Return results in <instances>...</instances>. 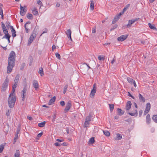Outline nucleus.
<instances>
[{"mask_svg":"<svg viewBox=\"0 0 157 157\" xmlns=\"http://www.w3.org/2000/svg\"><path fill=\"white\" fill-rule=\"evenodd\" d=\"M16 54L13 51L10 52L8 57V66L7 67V73H10L15 65Z\"/></svg>","mask_w":157,"mask_h":157,"instance_id":"nucleus-1","label":"nucleus"},{"mask_svg":"<svg viewBox=\"0 0 157 157\" xmlns=\"http://www.w3.org/2000/svg\"><path fill=\"white\" fill-rule=\"evenodd\" d=\"M16 101L15 96L12 93H10L8 99V105L10 108H12L14 107Z\"/></svg>","mask_w":157,"mask_h":157,"instance_id":"nucleus-2","label":"nucleus"},{"mask_svg":"<svg viewBox=\"0 0 157 157\" xmlns=\"http://www.w3.org/2000/svg\"><path fill=\"white\" fill-rule=\"evenodd\" d=\"M97 91V85L95 83H94L93 85V88L92 89L90 94V96L91 98H93L95 94Z\"/></svg>","mask_w":157,"mask_h":157,"instance_id":"nucleus-3","label":"nucleus"},{"mask_svg":"<svg viewBox=\"0 0 157 157\" xmlns=\"http://www.w3.org/2000/svg\"><path fill=\"white\" fill-rule=\"evenodd\" d=\"M9 81V79L6 78L4 81V82L3 83L2 86V89L3 91H5L6 90L8 86Z\"/></svg>","mask_w":157,"mask_h":157,"instance_id":"nucleus-4","label":"nucleus"},{"mask_svg":"<svg viewBox=\"0 0 157 157\" xmlns=\"http://www.w3.org/2000/svg\"><path fill=\"white\" fill-rule=\"evenodd\" d=\"M20 14L22 16H24L26 13L27 11V7L26 6L22 7L21 5L20 6Z\"/></svg>","mask_w":157,"mask_h":157,"instance_id":"nucleus-5","label":"nucleus"},{"mask_svg":"<svg viewBox=\"0 0 157 157\" xmlns=\"http://www.w3.org/2000/svg\"><path fill=\"white\" fill-rule=\"evenodd\" d=\"M139 19V18H136L135 19L129 20L128 23L127 25V27L129 28L131 26L132 24L134 23L135 21H138Z\"/></svg>","mask_w":157,"mask_h":157,"instance_id":"nucleus-6","label":"nucleus"},{"mask_svg":"<svg viewBox=\"0 0 157 157\" xmlns=\"http://www.w3.org/2000/svg\"><path fill=\"white\" fill-rule=\"evenodd\" d=\"M124 12H120L117 15H116L114 17V18L112 21V24H114L119 19L120 16L123 14Z\"/></svg>","mask_w":157,"mask_h":157,"instance_id":"nucleus-7","label":"nucleus"},{"mask_svg":"<svg viewBox=\"0 0 157 157\" xmlns=\"http://www.w3.org/2000/svg\"><path fill=\"white\" fill-rule=\"evenodd\" d=\"M36 33H33V34L30 36L28 42V44H31L33 40L36 38Z\"/></svg>","mask_w":157,"mask_h":157,"instance_id":"nucleus-8","label":"nucleus"},{"mask_svg":"<svg viewBox=\"0 0 157 157\" xmlns=\"http://www.w3.org/2000/svg\"><path fill=\"white\" fill-rule=\"evenodd\" d=\"M71 101H68L67 103L66 104V107L64 109V112L65 113L68 111L71 108Z\"/></svg>","mask_w":157,"mask_h":157,"instance_id":"nucleus-9","label":"nucleus"},{"mask_svg":"<svg viewBox=\"0 0 157 157\" xmlns=\"http://www.w3.org/2000/svg\"><path fill=\"white\" fill-rule=\"evenodd\" d=\"M27 88L25 86L23 88V90L22 91V94H21V97H22V101H24L25 98V94L27 91Z\"/></svg>","mask_w":157,"mask_h":157,"instance_id":"nucleus-10","label":"nucleus"},{"mask_svg":"<svg viewBox=\"0 0 157 157\" xmlns=\"http://www.w3.org/2000/svg\"><path fill=\"white\" fill-rule=\"evenodd\" d=\"M128 36L127 35H122L120 36L119 37H118L117 38V40L118 41H122L125 40L127 37Z\"/></svg>","mask_w":157,"mask_h":157,"instance_id":"nucleus-11","label":"nucleus"},{"mask_svg":"<svg viewBox=\"0 0 157 157\" xmlns=\"http://www.w3.org/2000/svg\"><path fill=\"white\" fill-rule=\"evenodd\" d=\"M33 82V86L36 90L39 88V84L38 82L36 80H34Z\"/></svg>","mask_w":157,"mask_h":157,"instance_id":"nucleus-12","label":"nucleus"},{"mask_svg":"<svg viewBox=\"0 0 157 157\" xmlns=\"http://www.w3.org/2000/svg\"><path fill=\"white\" fill-rule=\"evenodd\" d=\"M132 103L130 101H128L127 103L126 109L127 110H128L131 108Z\"/></svg>","mask_w":157,"mask_h":157,"instance_id":"nucleus-13","label":"nucleus"},{"mask_svg":"<svg viewBox=\"0 0 157 157\" xmlns=\"http://www.w3.org/2000/svg\"><path fill=\"white\" fill-rule=\"evenodd\" d=\"M138 96L139 98L140 101V102H145V99L144 97L141 94H139Z\"/></svg>","mask_w":157,"mask_h":157,"instance_id":"nucleus-14","label":"nucleus"},{"mask_svg":"<svg viewBox=\"0 0 157 157\" xmlns=\"http://www.w3.org/2000/svg\"><path fill=\"white\" fill-rule=\"evenodd\" d=\"M30 22L29 21L26 22L25 24V32L26 33H28L29 30V29L28 28V26L27 25V24H30Z\"/></svg>","mask_w":157,"mask_h":157,"instance_id":"nucleus-15","label":"nucleus"},{"mask_svg":"<svg viewBox=\"0 0 157 157\" xmlns=\"http://www.w3.org/2000/svg\"><path fill=\"white\" fill-rule=\"evenodd\" d=\"M117 114L118 115L120 116H121L123 114L124 112L121 109L119 108H118L117 109Z\"/></svg>","mask_w":157,"mask_h":157,"instance_id":"nucleus-16","label":"nucleus"},{"mask_svg":"<svg viewBox=\"0 0 157 157\" xmlns=\"http://www.w3.org/2000/svg\"><path fill=\"white\" fill-rule=\"evenodd\" d=\"M56 98L55 96H54L48 102V105H51L55 101Z\"/></svg>","mask_w":157,"mask_h":157,"instance_id":"nucleus-17","label":"nucleus"},{"mask_svg":"<svg viewBox=\"0 0 157 157\" xmlns=\"http://www.w3.org/2000/svg\"><path fill=\"white\" fill-rule=\"evenodd\" d=\"M146 122L147 124H149L150 123L151 121V118L150 115L149 114L147 115L146 118Z\"/></svg>","mask_w":157,"mask_h":157,"instance_id":"nucleus-18","label":"nucleus"},{"mask_svg":"<svg viewBox=\"0 0 157 157\" xmlns=\"http://www.w3.org/2000/svg\"><path fill=\"white\" fill-rule=\"evenodd\" d=\"M66 33L67 35L68 38H69V37H71V32L70 29H68L66 32Z\"/></svg>","mask_w":157,"mask_h":157,"instance_id":"nucleus-19","label":"nucleus"},{"mask_svg":"<svg viewBox=\"0 0 157 157\" xmlns=\"http://www.w3.org/2000/svg\"><path fill=\"white\" fill-rule=\"evenodd\" d=\"M11 31L12 33V35L13 37H14L16 36V31L15 29L13 28V26H11Z\"/></svg>","mask_w":157,"mask_h":157,"instance_id":"nucleus-20","label":"nucleus"},{"mask_svg":"<svg viewBox=\"0 0 157 157\" xmlns=\"http://www.w3.org/2000/svg\"><path fill=\"white\" fill-rule=\"evenodd\" d=\"M94 142H95L94 138V137H92L90 139L89 141V142H88V143L89 144H94Z\"/></svg>","mask_w":157,"mask_h":157,"instance_id":"nucleus-21","label":"nucleus"},{"mask_svg":"<svg viewBox=\"0 0 157 157\" xmlns=\"http://www.w3.org/2000/svg\"><path fill=\"white\" fill-rule=\"evenodd\" d=\"M122 138V136L121 134L119 133H117L116 134V136L115 139L120 140Z\"/></svg>","mask_w":157,"mask_h":157,"instance_id":"nucleus-22","label":"nucleus"},{"mask_svg":"<svg viewBox=\"0 0 157 157\" xmlns=\"http://www.w3.org/2000/svg\"><path fill=\"white\" fill-rule=\"evenodd\" d=\"M90 8L91 10H94V3L93 0H90Z\"/></svg>","mask_w":157,"mask_h":157,"instance_id":"nucleus-23","label":"nucleus"},{"mask_svg":"<svg viewBox=\"0 0 157 157\" xmlns=\"http://www.w3.org/2000/svg\"><path fill=\"white\" fill-rule=\"evenodd\" d=\"M10 36L8 34L5 35L2 38H6L8 40L9 42H10Z\"/></svg>","mask_w":157,"mask_h":157,"instance_id":"nucleus-24","label":"nucleus"},{"mask_svg":"<svg viewBox=\"0 0 157 157\" xmlns=\"http://www.w3.org/2000/svg\"><path fill=\"white\" fill-rule=\"evenodd\" d=\"M151 108V105L149 103H148L146 105V107L145 109V110L147 111H149Z\"/></svg>","mask_w":157,"mask_h":157,"instance_id":"nucleus-25","label":"nucleus"},{"mask_svg":"<svg viewBox=\"0 0 157 157\" xmlns=\"http://www.w3.org/2000/svg\"><path fill=\"white\" fill-rule=\"evenodd\" d=\"M135 111V112L134 113H129V114L132 116H137L138 114L137 110L136 109Z\"/></svg>","mask_w":157,"mask_h":157,"instance_id":"nucleus-26","label":"nucleus"},{"mask_svg":"<svg viewBox=\"0 0 157 157\" xmlns=\"http://www.w3.org/2000/svg\"><path fill=\"white\" fill-rule=\"evenodd\" d=\"M46 123V121H43V122L39 123L38 125L39 127H43L45 126Z\"/></svg>","mask_w":157,"mask_h":157,"instance_id":"nucleus-27","label":"nucleus"},{"mask_svg":"<svg viewBox=\"0 0 157 157\" xmlns=\"http://www.w3.org/2000/svg\"><path fill=\"white\" fill-rule=\"evenodd\" d=\"M109 107L110 110L111 112H112L114 108V105L113 104H109Z\"/></svg>","mask_w":157,"mask_h":157,"instance_id":"nucleus-28","label":"nucleus"},{"mask_svg":"<svg viewBox=\"0 0 157 157\" xmlns=\"http://www.w3.org/2000/svg\"><path fill=\"white\" fill-rule=\"evenodd\" d=\"M148 25L149 28L151 29H156V28L155 27L154 25L153 24H152L150 23H149Z\"/></svg>","mask_w":157,"mask_h":157,"instance_id":"nucleus-29","label":"nucleus"},{"mask_svg":"<svg viewBox=\"0 0 157 157\" xmlns=\"http://www.w3.org/2000/svg\"><path fill=\"white\" fill-rule=\"evenodd\" d=\"M39 73L41 76H43L44 75L43 70L42 68H41L39 70Z\"/></svg>","mask_w":157,"mask_h":157,"instance_id":"nucleus-30","label":"nucleus"},{"mask_svg":"<svg viewBox=\"0 0 157 157\" xmlns=\"http://www.w3.org/2000/svg\"><path fill=\"white\" fill-rule=\"evenodd\" d=\"M152 119L155 122L157 123V115H154Z\"/></svg>","mask_w":157,"mask_h":157,"instance_id":"nucleus-31","label":"nucleus"},{"mask_svg":"<svg viewBox=\"0 0 157 157\" xmlns=\"http://www.w3.org/2000/svg\"><path fill=\"white\" fill-rule=\"evenodd\" d=\"M103 133L105 135L107 136H109L110 135V132L108 131H103Z\"/></svg>","mask_w":157,"mask_h":157,"instance_id":"nucleus-32","label":"nucleus"},{"mask_svg":"<svg viewBox=\"0 0 157 157\" xmlns=\"http://www.w3.org/2000/svg\"><path fill=\"white\" fill-rule=\"evenodd\" d=\"M98 59L100 60H104L105 59V56L103 55L99 56L98 57Z\"/></svg>","mask_w":157,"mask_h":157,"instance_id":"nucleus-33","label":"nucleus"},{"mask_svg":"<svg viewBox=\"0 0 157 157\" xmlns=\"http://www.w3.org/2000/svg\"><path fill=\"white\" fill-rule=\"evenodd\" d=\"M127 79L129 83H130L131 84H132L134 82V81H135L134 80H133L132 78L129 77L127 78Z\"/></svg>","mask_w":157,"mask_h":157,"instance_id":"nucleus-34","label":"nucleus"},{"mask_svg":"<svg viewBox=\"0 0 157 157\" xmlns=\"http://www.w3.org/2000/svg\"><path fill=\"white\" fill-rule=\"evenodd\" d=\"M27 17L29 19H33V15L31 13H28L27 14Z\"/></svg>","mask_w":157,"mask_h":157,"instance_id":"nucleus-35","label":"nucleus"},{"mask_svg":"<svg viewBox=\"0 0 157 157\" xmlns=\"http://www.w3.org/2000/svg\"><path fill=\"white\" fill-rule=\"evenodd\" d=\"M20 153L18 150H17L16 153L14 154V157H19Z\"/></svg>","mask_w":157,"mask_h":157,"instance_id":"nucleus-36","label":"nucleus"},{"mask_svg":"<svg viewBox=\"0 0 157 157\" xmlns=\"http://www.w3.org/2000/svg\"><path fill=\"white\" fill-rule=\"evenodd\" d=\"M67 88H68V85H66L64 86V88H63V93L64 94H65L66 93V92L67 90Z\"/></svg>","mask_w":157,"mask_h":157,"instance_id":"nucleus-37","label":"nucleus"},{"mask_svg":"<svg viewBox=\"0 0 157 157\" xmlns=\"http://www.w3.org/2000/svg\"><path fill=\"white\" fill-rule=\"evenodd\" d=\"M0 15L2 16V18L3 19V10L2 8L0 7Z\"/></svg>","mask_w":157,"mask_h":157,"instance_id":"nucleus-38","label":"nucleus"},{"mask_svg":"<svg viewBox=\"0 0 157 157\" xmlns=\"http://www.w3.org/2000/svg\"><path fill=\"white\" fill-rule=\"evenodd\" d=\"M91 121V117L89 116H87L85 120V121H87L88 122H90Z\"/></svg>","mask_w":157,"mask_h":157,"instance_id":"nucleus-39","label":"nucleus"},{"mask_svg":"<svg viewBox=\"0 0 157 157\" xmlns=\"http://www.w3.org/2000/svg\"><path fill=\"white\" fill-rule=\"evenodd\" d=\"M32 13L34 15H37L38 13V11L36 9H34L32 10Z\"/></svg>","mask_w":157,"mask_h":157,"instance_id":"nucleus-40","label":"nucleus"},{"mask_svg":"<svg viewBox=\"0 0 157 157\" xmlns=\"http://www.w3.org/2000/svg\"><path fill=\"white\" fill-rule=\"evenodd\" d=\"M1 23H2V30H4V29H6V27L5 26V24L3 22H1Z\"/></svg>","mask_w":157,"mask_h":157,"instance_id":"nucleus-41","label":"nucleus"},{"mask_svg":"<svg viewBox=\"0 0 157 157\" xmlns=\"http://www.w3.org/2000/svg\"><path fill=\"white\" fill-rule=\"evenodd\" d=\"M89 123V122H88L87 121H85L84 123V127L86 128L88 126Z\"/></svg>","mask_w":157,"mask_h":157,"instance_id":"nucleus-42","label":"nucleus"},{"mask_svg":"<svg viewBox=\"0 0 157 157\" xmlns=\"http://www.w3.org/2000/svg\"><path fill=\"white\" fill-rule=\"evenodd\" d=\"M4 148V146L2 144L0 145V153L2 152L3 151Z\"/></svg>","mask_w":157,"mask_h":157,"instance_id":"nucleus-43","label":"nucleus"},{"mask_svg":"<svg viewBox=\"0 0 157 157\" xmlns=\"http://www.w3.org/2000/svg\"><path fill=\"white\" fill-rule=\"evenodd\" d=\"M10 23L9 21H6V25L7 28L10 27L11 26H10Z\"/></svg>","mask_w":157,"mask_h":157,"instance_id":"nucleus-44","label":"nucleus"},{"mask_svg":"<svg viewBox=\"0 0 157 157\" xmlns=\"http://www.w3.org/2000/svg\"><path fill=\"white\" fill-rule=\"evenodd\" d=\"M56 57L57 58H58V59H60V55L58 53H56Z\"/></svg>","mask_w":157,"mask_h":157,"instance_id":"nucleus-45","label":"nucleus"},{"mask_svg":"<svg viewBox=\"0 0 157 157\" xmlns=\"http://www.w3.org/2000/svg\"><path fill=\"white\" fill-rule=\"evenodd\" d=\"M11 112V110H8L7 112H6V115L7 116H9L10 114V113Z\"/></svg>","mask_w":157,"mask_h":157,"instance_id":"nucleus-46","label":"nucleus"},{"mask_svg":"<svg viewBox=\"0 0 157 157\" xmlns=\"http://www.w3.org/2000/svg\"><path fill=\"white\" fill-rule=\"evenodd\" d=\"M4 33L5 35L7 34L8 35L9 34L8 31L6 29H4V30H3Z\"/></svg>","mask_w":157,"mask_h":157,"instance_id":"nucleus-47","label":"nucleus"},{"mask_svg":"<svg viewBox=\"0 0 157 157\" xmlns=\"http://www.w3.org/2000/svg\"><path fill=\"white\" fill-rule=\"evenodd\" d=\"M117 27V25H115L114 26H113L112 28L110 30L112 31L113 30H114V29L116 28Z\"/></svg>","mask_w":157,"mask_h":157,"instance_id":"nucleus-48","label":"nucleus"},{"mask_svg":"<svg viewBox=\"0 0 157 157\" xmlns=\"http://www.w3.org/2000/svg\"><path fill=\"white\" fill-rule=\"evenodd\" d=\"M96 32V27H94L92 29V33H95Z\"/></svg>","mask_w":157,"mask_h":157,"instance_id":"nucleus-49","label":"nucleus"},{"mask_svg":"<svg viewBox=\"0 0 157 157\" xmlns=\"http://www.w3.org/2000/svg\"><path fill=\"white\" fill-rule=\"evenodd\" d=\"M19 77H20V76H19V74L17 75H16V77H15V79L17 80H19Z\"/></svg>","mask_w":157,"mask_h":157,"instance_id":"nucleus-50","label":"nucleus"},{"mask_svg":"<svg viewBox=\"0 0 157 157\" xmlns=\"http://www.w3.org/2000/svg\"><path fill=\"white\" fill-rule=\"evenodd\" d=\"M17 84L16 83H14V85H13V86L12 88H13L15 89L17 87Z\"/></svg>","mask_w":157,"mask_h":157,"instance_id":"nucleus-51","label":"nucleus"},{"mask_svg":"<svg viewBox=\"0 0 157 157\" xmlns=\"http://www.w3.org/2000/svg\"><path fill=\"white\" fill-rule=\"evenodd\" d=\"M60 105H61L63 106L65 105V102L63 101H62L60 102Z\"/></svg>","mask_w":157,"mask_h":157,"instance_id":"nucleus-52","label":"nucleus"},{"mask_svg":"<svg viewBox=\"0 0 157 157\" xmlns=\"http://www.w3.org/2000/svg\"><path fill=\"white\" fill-rule=\"evenodd\" d=\"M143 113V111L142 110H140L139 111V116L140 117L141 115H142Z\"/></svg>","mask_w":157,"mask_h":157,"instance_id":"nucleus-53","label":"nucleus"},{"mask_svg":"<svg viewBox=\"0 0 157 157\" xmlns=\"http://www.w3.org/2000/svg\"><path fill=\"white\" fill-rule=\"evenodd\" d=\"M37 3L39 5H40L42 4V2L40 0H37Z\"/></svg>","mask_w":157,"mask_h":157,"instance_id":"nucleus-54","label":"nucleus"},{"mask_svg":"<svg viewBox=\"0 0 157 157\" xmlns=\"http://www.w3.org/2000/svg\"><path fill=\"white\" fill-rule=\"evenodd\" d=\"M42 134H43L42 133H40L37 135V136L39 138L42 135Z\"/></svg>","mask_w":157,"mask_h":157,"instance_id":"nucleus-55","label":"nucleus"},{"mask_svg":"<svg viewBox=\"0 0 157 157\" xmlns=\"http://www.w3.org/2000/svg\"><path fill=\"white\" fill-rule=\"evenodd\" d=\"M56 46L55 45H53L52 46V50L53 51L54 49H56Z\"/></svg>","mask_w":157,"mask_h":157,"instance_id":"nucleus-56","label":"nucleus"},{"mask_svg":"<svg viewBox=\"0 0 157 157\" xmlns=\"http://www.w3.org/2000/svg\"><path fill=\"white\" fill-rule=\"evenodd\" d=\"M18 138V137H15L14 139V144L16 141L17 140Z\"/></svg>","mask_w":157,"mask_h":157,"instance_id":"nucleus-57","label":"nucleus"},{"mask_svg":"<svg viewBox=\"0 0 157 157\" xmlns=\"http://www.w3.org/2000/svg\"><path fill=\"white\" fill-rule=\"evenodd\" d=\"M20 129L19 128H17V132H16V134H18L20 132Z\"/></svg>","mask_w":157,"mask_h":157,"instance_id":"nucleus-58","label":"nucleus"},{"mask_svg":"<svg viewBox=\"0 0 157 157\" xmlns=\"http://www.w3.org/2000/svg\"><path fill=\"white\" fill-rule=\"evenodd\" d=\"M148 112H149V111H147L145 110L144 112V115H146L148 113Z\"/></svg>","mask_w":157,"mask_h":157,"instance_id":"nucleus-59","label":"nucleus"},{"mask_svg":"<svg viewBox=\"0 0 157 157\" xmlns=\"http://www.w3.org/2000/svg\"><path fill=\"white\" fill-rule=\"evenodd\" d=\"M56 141H58L60 142H61L63 141V140H62V139L60 140V139H57L56 140Z\"/></svg>","mask_w":157,"mask_h":157,"instance_id":"nucleus-60","label":"nucleus"},{"mask_svg":"<svg viewBox=\"0 0 157 157\" xmlns=\"http://www.w3.org/2000/svg\"><path fill=\"white\" fill-rule=\"evenodd\" d=\"M15 88H13L12 90V93H12L13 94V93L15 92Z\"/></svg>","mask_w":157,"mask_h":157,"instance_id":"nucleus-61","label":"nucleus"},{"mask_svg":"<svg viewBox=\"0 0 157 157\" xmlns=\"http://www.w3.org/2000/svg\"><path fill=\"white\" fill-rule=\"evenodd\" d=\"M54 144L56 146H60V144L57 142L55 143Z\"/></svg>","mask_w":157,"mask_h":157,"instance_id":"nucleus-62","label":"nucleus"},{"mask_svg":"<svg viewBox=\"0 0 157 157\" xmlns=\"http://www.w3.org/2000/svg\"><path fill=\"white\" fill-rule=\"evenodd\" d=\"M62 145L64 146H66L67 145V144L66 143H63Z\"/></svg>","mask_w":157,"mask_h":157,"instance_id":"nucleus-63","label":"nucleus"},{"mask_svg":"<svg viewBox=\"0 0 157 157\" xmlns=\"http://www.w3.org/2000/svg\"><path fill=\"white\" fill-rule=\"evenodd\" d=\"M18 81H19L18 80L14 79V83H16L17 84Z\"/></svg>","mask_w":157,"mask_h":157,"instance_id":"nucleus-64","label":"nucleus"}]
</instances>
